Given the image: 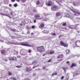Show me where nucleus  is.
Listing matches in <instances>:
<instances>
[{"label": "nucleus", "mask_w": 80, "mask_h": 80, "mask_svg": "<svg viewBox=\"0 0 80 80\" xmlns=\"http://www.w3.org/2000/svg\"><path fill=\"white\" fill-rule=\"evenodd\" d=\"M1 9L4 10V12H5V13H7L8 12V10L12 11V9L10 8L7 7H2Z\"/></svg>", "instance_id": "obj_1"}, {"label": "nucleus", "mask_w": 80, "mask_h": 80, "mask_svg": "<svg viewBox=\"0 0 80 80\" xmlns=\"http://www.w3.org/2000/svg\"><path fill=\"white\" fill-rule=\"evenodd\" d=\"M37 50L39 52H41V53H42V52L44 50V48L43 46L37 47Z\"/></svg>", "instance_id": "obj_2"}, {"label": "nucleus", "mask_w": 80, "mask_h": 80, "mask_svg": "<svg viewBox=\"0 0 80 80\" xmlns=\"http://www.w3.org/2000/svg\"><path fill=\"white\" fill-rule=\"evenodd\" d=\"M66 17H67L68 18H69L72 19L73 18V15L72 14L67 13L66 14Z\"/></svg>", "instance_id": "obj_3"}, {"label": "nucleus", "mask_w": 80, "mask_h": 80, "mask_svg": "<svg viewBox=\"0 0 80 80\" xmlns=\"http://www.w3.org/2000/svg\"><path fill=\"white\" fill-rule=\"evenodd\" d=\"M79 24H76V25L75 26H74L73 25H70L69 26H68V27L69 28H71V29H75L77 27V26H78V25H79Z\"/></svg>", "instance_id": "obj_4"}, {"label": "nucleus", "mask_w": 80, "mask_h": 80, "mask_svg": "<svg viewBox=\"0 0 80 80\" xmlns=\"http://www.w3.org/2000/svg\"><path fill=\"white\" fill-rule=\"evenodd\" d=\"M61 45H62V46H64L65 47H68V44L65 43H64L63 42L61 41L60 42Z\"/></svg>", "instance_id": "obj_5"}, {"label": "nucleus", "mask_w": 80, "mask_h": 80, "mask_svg": "<svg viewBox=\"0 0 80 80\" xmlns=\"http://www.w3.org/2000/svg\"><path fill=\"white\" fill-rule=\"evenodd\" d=\"M75 13L74 14V15L76 16H78L80 14V11L78 10H75Z\"/></svg>", "instance_id": "obj_6"}, {"label": "nucleus", "mask_w": 80, "mask_h": 80, "mask_svg": "<svg viewBox=\"0 0 80 80\" xmlns=\"http://www.w3.org/2000/svg\"><path fill=\"white\" fill-rule=\"evenodd\" d=\"M21 45H22L26 46V47H32V45H30V44L25 43V42H23L21 43Z\"/></svg>", "instance_id": "obj_7"}, {"label": "nucleus", "mask_w": 80, "mask_h": 80, "mask_svg": "<svg viewBox=\"0 0 80 80\" xmlns=\"http://www.w3.org/2000/svg\"><path fill=\"white\" fill-rule=\"evenodd\" d=\"M9 43L11 44H13L14 45H17V42H15V41L12 40L11 41L9 42Z\"/></svg>", "instance_id": "obj_8"}, {"label": "nucleus", "mask_w": 80, "mask_h": 80, "mask_svg": "<svg viewBox=\"0 0 80 80\" xmlns=\"http://www.w3.org/2000/svg\"><path fill=\"white\" fill-rule=\"evenodd\" d=\"M57 9L58 8V7L56 5H54L53 6H52L51 7V10H53V11H56V10L55 9Z\"/></svg>", "instance_id": "obj_9"}, {"label": "nucleus", "mask_w": 80, "mask_h": 80, "mask_svg": "<svg viewBox=\"0 0 80 80\" xmlns=\"http://www.w3.org/2000/svg\"><path fill=\"white\" fill-rule=\"evenodd\" d=\"M52 2L51 1H49L47 3H46V4L47 6H51L52 5Z\"/></svg>", "instance_id": "obj_10"}, {"label": "nucleus", "mask_w": 80, "mask_h": 80, "mask_svg": "<svg viewBox=\"0 0 80 80\" xmlns=\"http://www.w3.org/2000/svg\"><path fill=\"white\" fill-rule=\"evenodd\" d=\"M34 17L36 19H38V20H40L41 19L40 17V16L39 14H36L34 16Z\"/></svg>", "instance_id": "obj_11"}, {"label": "nucleus", "mask_w": 80, "mask_h": 80, "mask_svg": "<svg viewBox=\"0 0 80 80\" xmlns=\"http://www.w3.org/2000/svg\"><path fill=\"white\" fill-rule=\"evenodd\" d=\"M75 44L77 45V47H80V41H76L75 42Z\"/></svg>", "instance_id": "obj_12"}, {"label": "nucleus", "mask_w": 80, "mask_h": 80, "mask_svg": "<svg viewBox=\"0 0 80 80\" xmlns=\"http://www.w3.org/2000/svg\"><path fill=\"white\" fill-rule=\"evenodd\" d=\"M20 53L21 55H25V52H24V49H22L20 51Z\"/></svg>", "instance_id": "obj_13"}, {"label": "nucleus", "mask_w": 80, "mask_h": 80, "mask_svg": "<svg viewBox=\"0 0 80 80\" xmlns=\"http://www.w3.org/2000/svg\"><path fill=\"white\" fill-rule=\"evenodd\" d=\"M56 15L57 17H59L60 16H61V18H62V14H61V13L60 12H56Z\"/></svg>", "instance_id": "obj_14"}, {"label": "nucleus", "mask_w": 80, "mask_h": 80, "mask_svg": "<svg viewBox=\"0 0 80 80\" xmlns=\"http://www.w3.org/2000/svg\"><path fill=\"white\" fill-rule=\"evenodd\" d=\"M63 57V55L61 54L58 56V57L57 58H62Z\"/></svg>", "instance_id": "obj_15"}, {"label": "nucleus", "mask_w": 80, "mask_h": 80, "mask_svg": "<svg viewBox=\"0 0 80 80\" xmlns=\"http://www.w3.org/2000/svg\"><path fill=\"white\" fill-rule=\"evenodd\" d=\"M12 60H13L14 61H16L17 60V58L15 57H12Z\"/></svg>", "instance_id": "obj_16"}, {"label": "nucleus", "mask_w": 80, "mask_h": 80, "mask_svg": "<svg viewBox=\"0 0 80 80\" xmlns=\"http://www.w3.org/2000/svg\"><path fill=\"white\" fill-rule=\"evenodd\" d=\"M77 65L76 64H75V63H72V65L71 66V68H73V67H75Z\"/></svg>", "instance_id": "obj_17"}, {"label": "nucleus", "mask_w": 80, "mask_h": 80, "mask_svg": "<svg viewBox=\"0 0 80 80\" xmlns=\"http://www.w3.org/2000/svg\"><path fill=\"white\" fill-rule=\"evenodd\" d=\"M42 32H43L44 33H48V32H49L48 31L45 30L43 31Z\"/></svg>", "instance_id": "obj_18"}, {"label": "nucleus", "mask_w": 80, "mask_h": 80, "mask_svg": "<svg viewBox=\"0 0 80 80\" xmlns=\"http://www.w3.org/2000/svg\"><path fill=\"white\" fill-rule=\"evenodd\" d=\"M4 2L5 4H8V0H4Z\"/></svg>", "instance_id": "obj_19"}, {"label": "nucleus", "mask_w": 80, "mask_h": 80, "mask_svg": "<svg viewBox=\"0 0 80 80\" xmlns=\"http://www.w3.org/2000/svg\"><path fill=\"white\" fill-rule=\"evenodd\" d=\"M54 53V51L53 50H52L50 51L49 54H50V55L52 54H53Z\"/></svg>", "instance_id": "obj_20"}, {"label": "nucleus", "mask_w": 80, "mask_h": 80, "mask_svg": "<svg viewBox=\"0 0 80 80\" xmlns=\"http://www.w3.org/2000/svg\"><path fill=\"white\" fill-rule=\"evenodd\" d=\"M66 53H69L70 52V50H69L68 49L66 50Z\"/></svg>", "instance_id": "obj_21"}, {"label": "nucleus", "mask_w": 80, "mask_h": 80, "mask_svg": "<svg viewBox=\"0 0 80 80\" xmlns=\"http://www.w3.org/2000/svg\"><path fill=\"white\" fill-rule=\"evenodd\" d=\"M26 70L28 72H30V70H31L30 68H27L26 69Z\"/></svg>", "instance_id": "obj_22"}, {"label": "nucleus", "mask_w": 80, "mask_h": 80, "mask_svg": "<svg viewBox=\"0 0 80 80\" xmlns=\"http://www.w3.org/2000/svg\"><path fill=\"white\" fill-rule=\"evenodd\" d=\"M40 3V2H39V1H38L36 2V4L37 5H39Z\"/></svg>", "instance_id": "obj_23"}, {"label": "nucleus", "mask_w": 80, "mask_h": 80, "mask_svg": "<svg viewBox=\"0 0 80 80\" xmlns=\"http://www.w3.org/2000/svg\"><path fill=\"white\" fill-rule=\"evenodd\" d=\"M76 19L78 21L80 22V18H77Z\"/></svg>", "instance_id": "obj_24"}, {"label": "nucleus", "mask_w": 80, "mask_h": 80, "mask_svg": "<svg viewBox=\"0 0 80 80\" xmlns=\"http://www.w3.org/2000/svg\"><path fill=\"white\" fill-rule=\"evenodd\" d=\"M11 30H12V32H15V29L13 28H11Z\"/></svg>", "instance_id": "obj_25"}, {"label": "nucleus", "mask_w": 80, "mask_h": 80, "mask_svg": "<svg viewBox=\"0 0 80 80\" xmlns=\"http://www.w3.org/2000/svg\"><path fill=\"white\" fill-rule=\"evenodd\" d=\"M8 59L10 61H12V57H9L8 58Z\"/></svg>", "instance_id": "obj_26"}, {"label": "nucleus", "mask_w": 80, "mask_h": 80, "mask_svg": "<svg viewBox=\"0 0 80 80\" xmlns=\"http://www.w3.org/2000/svg\"><path fill=\"white\" fill-rule=\"evenodd\" d=\"M78 75V73H73V76H74V77H75V76H77V75Z\"/></svg>", "instance_id": "obj_27"}, {"label": "nucleus", "mask_w": 80, "mask_h": 80, "mask_svg": "<svg viewBox=\"0 0 80 80\" xmlns=\"http://www.w3.org/2000/svg\"><path fill=\"white\" fill-rule=\"evenodd\" d=\"M67 25V23L66 22L63 23L62 26H66Z\"/></svg>", "instance_id": "obj_28"}, {"label": "nucleus", "mask_w": 80, "mask_h": 80, "mask_svg": "<svg viewBox=\"0 0 80 80\" xmlns=\"http://www.w3.org/2000/svg\"><path fill=\"white\" fill-rule=\"evenodd\" d=\"M51 35L53 36L56 35V34H55V33H54L53 32H52L51 33Z\"/></svg>", "instance_id": "obj_29"}, {"label": "nucleus", "mask_w": 80, "mask_h": 80, "mask_svg": "<svg viewBox=\"0 0 80 80\" xmlns=\"http://www.w3.org/2000/svg\"><path fill=\"white\" fill-rule=\"evenodd\" d=\"M68 78H69V76H67L66 78V80H68Z\"/></svg>", "instance_id": "obj_30"}, {"label": "nucleus", "mask_w": 80, "mask_h": 80, "mask_svg": "<svg viewBox=\"0 0 80 80\" xmlns=\"http://www.w3.org/2000/svg\"><path fill=\"white\" fill-rule=\"evenodd\" d=\"M10 11V12H11L10 13L11 15H12V16L13 17V15L12 14V10H11V11Z\"/></svg>", "instance_id": "obj_31"}, {"label": "nucleus", "mask_w": 80, "mask_h": 80, "mask_svg": "<svg viewBox=\"0 0 80 80\" xmlns=\"http://www.w3.org/2000/svg\"><path fill=\"white\" fill-rule=\"evenodd\" d=\"M41 27H44V24H43V23H41Z\"/></svg>", "instance_id": "obj_32"}, {"label": "nucleus", "mask_w": 80, "mask_h": 80, "mask_svg": "<svg viewBox=\"0 0 80 80\" xmlns=\"http://www.w3.org/2000/svg\"><path fill=\"white\" fill-rule=\"evenodd\" d=\"M0 15H5V13H4L2 12L0 13Z\"/></svg>", "instance_id": "obj_33"}, {"label": "nucleus", "mask_w": 80, "mask_h": 80, "mask_svg": "<svg viewBox=\"0 0 80 80\" xmlns=\"http://www.w3.org/2000/svg\"><path fill=\"white\" fill-rule=\"evenodd\" d=\"M14 6L15 7H17V4L16 3L14 4Z\"/></svg>", "instance_id": "obj_34"}, {"label": "nucleus", "mask_w": 80, "mask_h": 80, "mask_svg": "<svg viewBox=\"0 0 80 80\" xmlns=\"http://www.w3.org/2000/svg\"><path fill=\"white\" fill-rule=\"evenodd\" d=\"M21 1L23 3H24V2H26V0H21Z\"/></svg>", "instance_id": "obj_35"}, {"label": "nucleus", "mask_w": 80, "mask_h": 80, "mask_svg": "<svg viewBox=\"0 0 80 80\" xmlns=\"http://www.w3.org/2000/svg\"><path fill=\"white\" fill-rule=\"evenodd\" d=\"M5 50H2V53H5Z\"/></svg>", "instance_id": "obj_36"}, {"label": "nucleus", "mask_w": 80, "mask_h": 80, "mask_svg": "<svg viewBox=\"0 0 80 80\" xmlns=\"http://www.w3.org/2000/svg\"><path fill=\"white\" fill-rule=\"evenodd\" d=\"M32 28H35V25H33L32 27Z\"/></svg>", "instance_id": "obj_37"}, {"label": "nucleus", "mask_w": 80, "mask_h": 80, "mask_svg": "<svg viewBox=\"0 0 80 80\" xmlns=\"http://www.w3.org/2000/svg\"><path fill=\"white\" fill-rule=\"evenodd\" d=\"M8 75H12L11 72H8Z\"/></svg>", "instance_id": "obj_38"}, {"label": "nucleus", "mask_w": 80, "mask_h": 80, "mask_svg": "<svg viewBox=\"0 0 80 80\" xmlns=\"http://www.w3.org/2000/svg\"><path fill=\"white\" fill-rule=\"evenodd\" d=\"M56 2H57V3H58L59 4V5H61V4L60 3V2H58L57 1H56Z\"/></svg>", "instance_id": "obj_39"}, {"label": "nucleus", "mask_w": 80, "mask_h": 80, "mask_svg": "<svg viewBox=\"0 0 80 80\" xmlns=\"http://www.w3.org/2000/svg\"><path fill=\"white\" fill-rule=\"evenodd\" d=\"M62 69H63V70H64V71H65V70H67V69L66 68H62Z\"/></svg>", "instance_id": "obj_40"}, {"label": "nucleus", "mask_w": 80, "mask_h": 80, "mask_svg": "<svg viewBox=\"0 0 80 80\" xmlns=\"http://www.w3.org/2000/svg\"><path fill=\"white\" fill-rule=\"evenodd\" d=\"M52 59H51L50 60H49L48 61V62H51V61H52Z\"/></svg>", "instance_id": "obj_41"}, {"label": "nucleus", "mask_w": 80, "mask_h": 80, "mask_svg": "<svg viewBox=\"0 0 80 80\" xmlns=\"http://www.w3.org/2000/svg\"><path fill=\"white\" fill-rule=\"evenodd\" d=\"M65 30H68V29L67 28V27H66Z\"/></svg>", "instance_id": "obj_42"}, {"label": "nucleus", "mask_w": 80, "mask_h": 80, "mask_svg": "<svg viewBox=\"0 0 80 80\" xmlns=\"http://www.w3.org/2000/svg\"><path fill=\"white\" fill-rule=\"evenodd\" d=\"M33 12H35V13H36V12H37V10H33Z\"/></svg>", "instance_id": "obj_43"}, {"label": "nucleus", "mask_w": 80, "mask_h": 80, "mask_svg": "<svg viewBox=\"0 0 80 80\" xmlns=\"http://www.w3.org/2000/svg\"><path fill=\"white\" fill-rule=\"evenodd\" d=\"M0 42H2L3 43V41L2 39H0Z\"/></svg>", "instance_id": "obj_44"}, {"label": "nucleus", "mask_w": 80, "mask_h": 80, "mask_svg": "<svg viewBox=\"0 0 80 80\" xmlns=\"http://www.w3.org/2000/svg\"><path fill=\"white\" fill-rule=\"evenodd\" d=\"M12 38H15V36H12Z\"/></svg>", "instance_id": "obj_45"}, {"label": "nucleus", "mask_w": 80, "mask_h": 80, "mask_svg": "<svg viewBox=\"0 0 80 80\" xmlns=\"http://www.w3.org/2000/svg\"><path fill=\"white\" fill-rule=\"evenodd\" d=\"M13 80H17V78H13Z\"/></svg>", "instance_id": "obj_46"}, {"label": "nucleus", "mask_w": 80, "mask_h": 80, "mask_svg": "<svg viewBox=\"0 0 80 80\" xmlns=\"http://www.w3.org/2000/svg\"><path fill=\"white\" fill-rule=\"evenodd\" d=\"M61 79H63V78H64V76H62V77H61Z\"/></svg>", "instance_id": "obj_47"}, {"label": "nucleus", "mask_w": 80, "mask_h": 80, "mask_svg": "<svg viewBox=\"0 0 80 80\" xmlns=\"http://www.w3.org/2000/svg\"><path fill=\"white\" fill-rule=\"evenodd\" d=\"M28 52L29 53H31V50H29Z\"/></svg>", "instance_id": "obj_48"}, {"label": "nucleus", "mask_w": 80, "mask_h": 80, "mask_svg": "<svg viewBox=\"0 0 80 80\" xmlns=\"http://www.w3.org/2000/svg\"><path fill=\"white\" fill-rule=\"evenodd\" d=\"M4 61H5V62H7V61H8V60H7V59H4Z\"/></svg>", "instance_id": "obj_49"}, {"label": "nucleus", "mask_w": 80, "mask_h": 80, "mask_svg": "<svg viewBox=\"0 0 80 80\" xmlns=\"http://www.w3.org/2000/svg\"><path fill=\"white\" fill-rule=\"evenodd\" d=\"M11 1H12V2H14L15 1V0H11Z\"/></svg>", "instance_id": "obj_50"}, {"label": "nucleus", "mask_w": 80, "mask_h": 80, "mask_svg": "<svg viewBox=\"0 0 80 80\" xmlns=\"http://www.w3.org/2000/svg\"><path fill=\"white\" fill-rule=\"evenodd\" d=\"M28 34H30V32L29 31H28L27 32Z\"/></svg>", "instance_id": "obj_51"}, {"label": "nucleus", "mask_w": 80, "mask_h": 80, "mask_svg": "<svg viewBox=\"0 0 80 80\" xmlns=\"http://www.w3.org/2000/svg\"><path fill=\"white\" fill-rule=\"evenodd\" d=\"M77 5H80V2H78L77 3Z\"/></svg>", "instance_id": "obj_52"}, {"label": "nucleus", "mask_w": 80, "mask_h": 80, "mask_svg": "<svg viewBox=\"0 0 80 80\" xmlns=\"http://www.w3.org/2000/svg\"><path fill=\"white\" fill-rule=\"evenodd\" d=\"M34 23H36V20L35 19L34 20Z\"/></svg>", "instance_id": "obj_53"}, {"label": "nucleus", "mask_w": 80, "mask_h": 80, "mask_svg": "<svg viewBox=\"0 0 80 80\" xmlns=\"http://www.w3.org/2000/svg\"><path fill=\"white\" fill-rule=\"evenodd\" d=\"M16 67H17L18 68H20V66H16Z\"/></svg>", "instance_id": "obj_54"}, {"label": "nucleus", "mask_w": 80, "mask_h": 80, "mask_svg": "<svg viewBox=\"0 0 80 80\" xmlns=\"http://www.w3.org/2000/svg\"><path fill=\"white\" fill-rule=\"evenodd\" d=\"M43 6V5L42 4H41V5L39 6V7H42Z\"/></svg>", "instance_id": "obj_55"}, {"label": "nucleus", "mask_w": 80, "mask_h": 80, "mask_svg": "<svg viewBox=\"0 0 80 80\" xmlns=\"http://www.w3.org/2000/svg\"><path fill=\"white\" fill-rule=\"evenodd\" d=\"M9 7H12V5L11 4H9Z\"/></svg>", "instance_id": "obj_56"}, {"label": "nucleus", "mask_w": 80, "mask_h": 80, "mask_svg": "<svg viewBox=\"0 0 80 80\" xmlns=\"http://www.w3.org/2000/svg\"><path fill=\"white\" fill-rule=\"evenodd\" d=\"M52 75H55V73H53Z\"/></svg>", "instance_id": "obj_57"}, {"label": "nucleus", "mask_w": 80, "mask_h": 80, "mask_svg": "<svg viewBox=\"0 0 80 80\" xmlns=\"http://www.w3.org/2000/svg\"><path fill=\"white\" fill-rule=\"evenodd\" d=\"M16 1H17V2H20V0H16Z\"/></svg>", "instance_id": "obj_58"}, {"label": "nucleus", "mask_w": 80, "mask_h": 80, "mask_svg": "<svg viewBox=\"0 0 80 80\" xmlns=\"http://www.w3.org/2000/svg\"><path fill=\"white\" fill-rule=\"evenodd\" d=\"M46 54H43V56H45V55Z\"/></svg>", "instance_id": "obj_59"}, {"label": "nucleus", "mask_w": 80, "mask_h": 80, "mask_svg": "<svg viewBox=\"0 0 80 80\" xmlns=\"http://www.w3.org/2000/svg\"><path fill=\"white\" fill-rule=\"evenodd\" d=\"M57 72H56L55 75H57Z\"/></svg>", "instance_id": "obj_60"}, {"label": "nucleus", "mask_w": 80, "mask_h": 80, "mask_svg": "<svg viewBox=\"0 0 80 80\" xmlns=\"http://www.w3.org/2000/svg\"><path fill=\"white\" fill-rule=\"evenodd\" d=\"M31 35H33V33H32L31 34Z\"/></svg>", "instance_id": "obj_61"}, {"label": "nucleus", "mask_w": 80, "mask_h": 80, "mask_svg": "<svg viewBox=\"0 0 80 80\" xmlns=\"http://www.w3.org/2000/svg\"><path fill=\"white\" fill-rule=\"evenodd\" d=\"M45 68H43V69H45Z\"/></svg>", "instance_id": "obj_62"}, {"label": "nucleus", "mask_w": 80, "mask_h": 80, "mask_svg": "<svg viewBox=\"0 0 80 80\" xmlns=\"http://www.w3.org/2000/svg\"><path fill=\"white\" fill-rule=\"evenodd\" d=\"M67 63H69V62H67Z\"/></svg>", "instance_id": "obj_63"}, {"label": "nucleus", "mask_w": 80, "mask_h": 80, "mask_svg": "<svg viewBox=\"0 0 80 80\" xmlns=\"http://www.w3.org/2000/svg\"><path fill=\"white\" fill-rule=\"evenodd\" d=\"M24 80H28V79H24Z\"/></svg>", "instance_id": "obj_64"}]
</instances>
